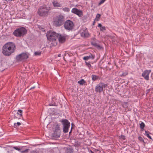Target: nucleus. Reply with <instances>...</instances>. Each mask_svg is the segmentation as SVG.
<instances>
[{"mask_svg":"<svg viewBox=\"0 0 153 153\" xmlns=\"http://www.w3.org/2000/svg\"><path fill=\"white\" fill-rule=\"evenodd\" d=\"M65 17L62 14H59L53 18V24L56 27H59L64 23Z\"/></svg>","mask_w":153,"mask_h":153,"instance_id":"3","label":"nucleus"},{"mask_svg":"<svg viewBox=\"0 0 153 153\" xmlns=\"http://www.w3.org/2000/svg\"><path fill=\"white\" fill-rule=\"evenodd\" d=\"M92 80L93 81H95L98 79H100V77L99 76H97L95 75H91Z\"/></svg>","mask_w":153,"mask_h":153,"instance_id":"18","label":"nucleus"},{"mask_svg":"<svg viewBox=\"0 0 153 153\" xmlns=\"http://www.w3.org/2000/svg\"><path fill=\"white\" fill-rule=\"evenodd\" d=\"M31 153H37V152H36L35 151H32Z\"/></svg>","mask_w":153,"mask_h":153,"instance_id":"45","label":"nucleus"},{"mask_svg":"<svg viewBox=\"0 0 153 153\" xmlns=\"http://www.w3.org/2000/svg\"><path fill=\"white\" fill-rule=\"evenodd\" d=\"M61 122L63 125V131L67 133L68 131V129L70 126V123L68 120L66 119H62Z\"/></svg>","mask_w":153,"mask_h":153,"instance_id":"8","label":"nucleus"},{"mask_svg":"<svg viewBox=\"0 0 153 153\" xmlns=\"http://www.w3.org/2000/svg\"><path fill=\"white\" fill-rule=\"evenodd\" d=\"M85 64L87 65V66L90 69H91V68L92 66L90 63V62H87L86 61L85 62Z\"/></svg>","mask_w":153,"mask_h":153,"instance_id":"24","label":"nucleus"},{"mask_svg":"<svg viewBox=\"0 0 153 153\" xmlns=\"http://www.w3.org/2000/svg\"><path fill=\"white\" fill-rule=\"evenodd\" d=\"M105 0H101L100 2L98 3V5L100 6L101 4L103 3L105 1Z\"/></svg>","mask_w":153,"mask_h":153,"instance_id":"37","label":"nucleus"},{"mask_svg":"<svg viewBox=\"0 0 153 153\" xmlns=\"http://www.w3.org/2000/svg\"><path fill=\"white\" fill-rule=\"evenodd\" d=\"M48 40L51 42V46H56L57 45L58 39L59 34L55 32L49 31H48L46 34Z\"/></svg>","mask_w":153,"mask_h":153,"instance_id":"2","label":"nucleus"},{"mask_svg":"<svg viewBox=\"0 0 153 153\" xmlns=\"http://www.w3.org/2000/svg\"><path fill=\"white\" fill-rule=\"evenodd\" d=\"M138 140L141 142L143 143H145L144 140L143 138L140 136H139L138 137Z\"/></svg>","mask_w":153,"mask_h":153,"instance_id":"33","label":"nucleus"},{"mask_svg":"<svg viewBox=\"0 0 153 153\" xmlns=\"http://www.w3.org/2000/svg\"><path fill=\"white\" fill-rule=\"evenodd\" d=\"M56 100L55 97H53L52 98L51 102L49 104V106H57L58 105L57 103H56L55 101Z\"/></svg>","mask_w":153,"mask_h":153,"instance_id":"15","label":"nucleus"},{"mask_svg":"<svg viewBox=\"0 0 153 153\" xmlns=\"http://www.w3.org/2000/svg\"><path fill=\"white\" fill-rule=\"evenodd\" d=\"M128 74V72L127 71H125L120 75V76L122 77V76H125Z\"/></svg>","mask_w":153,"mask_h":153,"instance_id":"30","label":"nucleus"},{"mask_svg":"<svg viewBox=\"0 0 153 153\" xmlns=\"http://www.w3.org/2000/svg\"><path fill=\"white\" fill-rule=\"evenodd\" d=\"M67 153H73V149L71 148L68 149Z\"/></svg>","mask_w":153,"mask_h":153,"instance_id":"29","label":"nucleus"},{"mask_svg":"<svg viewBox=\"0 0 153 153\" xmlns=\"http://www.w3.org/2000/svg\"><path fill=\"white\" fill-rule=\"evenodd\" d=\"M41 54V52L39 51H37L35 52L34 53V54L36 56L40 55Z\"/></svg>","mask_w":153,"mask_h":153,"instance_id":"34","label":"nucleus"},{"mask_svg":"<svg viewBox=\"0 0 153 153\" xmlns=\"http://www.w3.org/2000/svg\"><path fill=\"white\" fill-rule=\"evenodd\" d=\"M145 133L144 134L146 135V136L149 139H152L151 136L149 135V134L151 133L148 131H145Z\"/></svg>","mask_w":153,"mask_h":153,"instance_id":"20","label":"nucleus"},{"mask_svg":"<svg viewBox=\"0 0 153 153\" xmlns=\"http://www.w3.org/2000/svg\"><path fill=\"white\" fill-rule=\"evenodd\" d=\"M91 44L93 45L94 46V47H96L97 45L98 44L97 43L94 42H91Z\"/></svg>","mask_w":153,"mask_h":153,"instance_id":"36","label":"nucleus"},{"mask_svg":"<svg viewBox=\"0 0 153 153\" xmlns=\"http://www.w3.org/2000/svg\"><path fill=\"white\" fill-rule=\"evenodd\" d=\"M52 3L53 5V6L55 7L58 8L61 7L62 6L61 4L58 2L56 0L53 1L52 2Z\"/></svg>","mask_w":153,"mask_h":153,"instance_id":"14","label":"nucleus"},{"mask_svg":"<svg viewBox=\"0 0 153 153\" xmlns=\"http://www.w3.org/2000/svg\"><path fill=\"white\" fill-rule=\"evenodd\" d=\"M97 48L99 49H101L102 48V47L100 46L98 44L96 47Z\"/></svg>","mask_w":153,"mask_h":153,"instance_id":"39","label":"nucleus"},{"mask_svg":"<svg viewBox=\"0 0 153 153\" xmlns=\"http://www.w3.org/2000/svg\"><path fill=\"white\" fill-rule=\"evenodd\" d=\"M145 125L144 123L142 122L140 124V127L142 130H143L145 127Z\"/></svg>","mask_w":153,"mask_h":153,"instance_id":"23","label":"nucleus"},{"mask_svg":"<svg viewBox=\"0 0 153 153\" xmlns=\"http://www.w3.org/2000/svg\"><path fill=\"white\" fill-rule=\"evenodd\" d=\"M102 26V25L101 24H99L98 25V27H100V28Z\"/></svg>","mask_w":153,"mask_h":153,"instance_id":"43","label":"nucleus"},{"mask_svg":"<svg viewBox=\"0 0 153 153\" xmlns=\"http://www.w3.org/2000/svg\"><path fill=\"white\" fill-rule=\"evenodd\" d=\"M108 85V84L101 82L95 87V91L96 92L100 93L102 91H105V89H103V88L106 87Z\"/></svg>","mask_w":153,"mask_h":153,"instance_id":"7","label":"nucleus"},{"mask_svg":"<svg viewBox=\"0 0 153 153\" xmlns=\"http://www.w3.org/2000/svg\"><path fill=\"white\" fill-rule=\"evenodd\" d=\"M13 148L15 149L18 150L20 152L21 151V150L23 149L22 148H19L17 146H14L13 147Z\"/></svg>","mask_w":153,"mask_h":153,"instance_id":"31","label":"nucleus"},{"mask_svg":"<svg viewBox=\"0 0 153 153\" xmlns=\"http://www.w3.org/2000/svg\"><path fill=\"white\" fill-rule=\"evenodd\" d=\"M55 132L57 131H60V126L59 124H57L55 126Z\"/></svg>","mask_w":153,"mask_h":153,"instance_id":"19","label":"nucleus"},{"mask_svg":"<svg viewBox=\"0 0 153 153\" xmlns=\"http://www.w3.org/2000/svg\"><path fill=\"white\" fill-rule=\"evenodd\" d=\"M106 29L105 27V26H102L100 28V30L102 31H103L104 30H106Z\"/></svg>","mask_w":153,"mask_h":153,"instance_id":"35","label":"nucleus"},{"mask_svg":"<svg viewBox=\"0 0 153 153\" xmlns=\"http://www.w3.org/2000/svg\"><path fill=\"white\" fill-rule=\"evenodd\" d=\"M71 12L78 15L79 17H82L83 15L82 11L76 8H74L71 10Z\"/></svg>","mask_w":153,"mask_h":153,"instance_id":"10","label":"nucleus"},{"mask_svg":"<svg viewBox=\"0 0 153 153\" xmlns=\"http://www.w3.org/2000/svg\"><path fill=\"white\" fill-rule=\"evenodd\" d=\"M128 102H125L122 104V106L123 108H126L128 106Z\"/></svg>","mask_w":153,"mask_h":153,"instance_id":"32","label":"nucleus"},{"mask_svg":"<svg viewBox=\"0 0 153 153\" xmlns=\"http://www.w3.org/2000/svg\"><path fill=\"white\" fill-rule=\"evenodd\" d=\"M150 91H151V89H150V88L149 89H148L146 91V94H148L149 93V92Z\"/></svg>","mask_w":153,"mask_h":153,"instance_id":"41","label":"nucleus"},{"mask_svg":"<svg viewBox=\"0 0 153 153\" xmlns=\"http://www.w3.org/2000/svg\"><path fill=\"white\" fill-rule=\"evenodd\" d=\"M27 30L24 27H19L15 30L13 34L17 37H23L27 33Z\"/></svg>","mask_w":153,"mask_h":153,"instance_id":"4","label":"nucleus"},{"mask_svg":"<svg viewBox=\"0 0 153 153\" xmlns=\"http://www.w3.org/2000/svg\"><path fill=\"white\" fill-rule=\"evenodd\" d=\"M72 129H71V130L69 133V135H70L72 131Z\"/></svg>","mask_w":153,"mask_h":153,"instance_id":"46","label":"nucleus"},{"mask_svg":"<svg viewBox=\"0 0 153 153\" xmlns=\"http://www.w3.org/2000/svg\"><path fill=\"white\" fill-rule=\"evenodd\" d=\"M51 10L50 7H47L45 5L40 7L37 11V13L40 16L45 17L47 16L49 11Z\"/></svg>","mask_w":153,"mask_h":153,"instance_id":"5","label":"nucleus"},{"mask_svg":"<svg viewBox=\"0 0 153 153\" xmlns=\"http://www.w3.org/2000/svg\"><path fill=\"white\" fill-rule=\"evenodd\" d=\"M95 21H96V20H95L94 19V20L93 22V25H95Z\"/></svg>","mask_w":153,"mask_h":153,"instance_id":"44","label":"nucleus"},{"mask_svg":"<svg viewBox=\"0 0 153 153\" xmlns=\"http://www.w3.org/2000/svg\"><path fill=\"white\" fill-rule=\"evenodd\" d=\"M64 28L67 30H72L74 28V24L71 21L68 20L65 21L63 24Z\"/></svg>","mask_w":153,"mask_h":153,"instance_id":"6","label":"nucleus"},{"mask_svg":"<svg viewBox=\"0 0 153 153\" xmlns=\"http://www.w3.org/2000/svg\"><path fill=\"white\" fill-rule=\"evenodd\" d=\"M120 137L121 139H122L123 140H125L126 139L125 136L122 134L121 135Z\"/></svg>","mask_w":153,"mask_h":153,"instance_id":"38","label":"nucleus"},{"mask_svg":"<svg viewBox=\"0 0 153 153\" xmlns=\"http://www.w3.org/2000/svg\"><path fill=\"white\" fill-rule=\"evenodd\" d=\"M100 153H101V152Z\"/></svg>","mask_w":153,"mask_h":153,"instance_id":"51","label":"nucleus"},{"mask_svg":"<svg viewBox=\"0 0 153 153\" xmlns=\"http://www.w3.org/2000/svg\"><path fill=\"white\" fill-rule=\"evenodd\" d=\"M29 150V149H26L25 150H22V149L20 152L22 153H26L28 152Z\"/></svg>","mask_w":153,"mask_h":153,"instance_id":"28","label":"nucleus"},{"mask_svg":"<svg viewBox=\"0 0 153 153\" xmlns=\"http://www.w3.org/2000/svg\"><path fill=\"white\" fill-rule=\"evenodd\" d=\"M35 88V86H34V87H33L32 88H31L30 89H34Z\"/></svg>","mask_w":153,"mask_h":153,"instance_id":"47","label":"nucleus"},{"mask_svg":"<svg viewBox=\"0 0 153 153\" xmlns=\"http://www.w3.org/2000/svg\"><path fill=\"white\" fill-rule=\"evenodd\" d=\"M16 49L15 44L12 42H8L2 48V52L4 56H9L14 53Z\"/></svg>","mask_w":153,"mask_h":153,"instance_id":"1","label":"nucleus"},{"mask_svg":"<svg viewBox=\"0 0 153 153\" xmlns=\"http://www.w3.org/2000/svg\"><path fill=\"white\" fill-rule=\"evenodd\" d=\"M60 132H55V131L54 133L53 134L52 136L53 137L57 138L59 137H60Z\"/></svg>","mask_w":153,"mask_h":153,"instance_id":"17","label":"nucleus"},{"mask_svg":"<svg viewBox=\"0 0 153 153\" xmlns=\"http://www.w3.org/2000/svg\"><path fill=\"white\" fill-rule=\"evenodd\" d=\"M78 83L80 85H82L86 83V81L84 79H82L80 81H78Z\"/></svg>","mask_w":153,"mask_h":153,"instance_id":"22","label":"nucleus"},{"mask_svg":"<svg viewBox=\"0 0 153 153\" xmlns=\"http://www.w3.org/2000/svg\"><path fill=\"white\" fill-rule=\"evenodd\" d=\"M61 9L65 12L69 13L70 11V9L67 7H62Z\"/></svg>","mask_w":153,"mask_h":153,"instance_id":"21","label":"nucleus"},{"mask_svg":"<svg viewBox=\"0 0 153 153\" xmlns=\"http://www.w3.org/2000/svg\"><path fill=\"white\" fill-rule=\"evenodd\" d=\"M95 57V56L92 55L91 54L89 56H84L83 57V59L85 60L86 61L90 59H94Z\"/></svg>","mask_w":153,"mask_h":153,"instance_id":"16","label":"nucleus"},{"mask_svg":"<svg viewBox=\"0 0 153 153\" xmlns=\"http://www.w3.org/2000/svg\"><path fill=\"white\" fill-rule=\"evenodd\" d=\"M90 152H91V153H94V152H93L91 150H90Z\"/></svg>","mask_w":153,"mask_h":153,"instance_id":"49","label":"nucleus"},{"mask_svg":"<svg viewBox=\"0 0 153 153\" xmlns=\"http://www.w3.org/2000/svg\"><path fill=\"white\" fill-rule=\"evenodd\" d=\"M18 112L17 113V114H19V116L20 117H22V111L21 110L19 109L18 110Z\"/></svg>","mask_w":153,"mask_h":153,"instance_id":"27","label":"nucleus"},{"mask_svg":"<svg viewBox=\"0 0 153 153\" xmlns=\"http://www.w3.org/2000/svg\"><path fill=\"white\" fill-rule=\"evenodd\" d=\"M100 151L98 150H96L94 152V153H100Z\"/></svg>","mask_w":153,"mask_h":153,"instance_id":"42","label":"nucleus"},{"mask_svg":"<svg viewBox=\"0 0 153 153\" xmlns=\"http://www.w3.org/2000/svg\"><path fill=\"white\" fill-rule=\"evenodd\" d=\"M151 71V70H145L142 74V76L144 77V79L146 80H148L149 79V74Z\"/></svg>","mask_w":153,"mask_h":153,"instance_id":"11","label":"nucleus"},{"mask_svg":"<svg viewBox=\"0 0 153 153\" xmlns=\"http://www.w3.org/2000/svg\"><path fill=\"white\" fill-rule=\"evenodd\" d=\"M59 41V43H63L66 41V38L65 36L59 34V36L58 39V41Z\"/></svg>","mask_w":153,"mask_h":153,"instance_id":"13","label":"nucleus"},{"mask_svg":"<svg viewBox=\"0 0 153 153\" xmlns=\"http://www.w3.org/2000/svg\"><path fill=\"white\" fill-rule=\"evenodd\" d=\"M29 57V55L26 53H23L18 55L16 57L17 59L21 61L24 59H26Z\"/></svg>","mask_w":153,"mask_h":153,"instance_id":"9","label":"nucleus"},{"mask_svg":"<svg viewBox=\"0 0 153 153\" xmlns=\"http://www.w3.org/2000/svg\"><path fill=\"white\" fill-rule=\"evenodd\" d=\"M58 57H60L61 56V54H59L58 55Z\"/></svg>","mask_w":153,"mask_h":153,"instance_id":"48","label":"nucleus"},{"mask_svg":"<svg viewBox=\"0 0 153 153\" xmlns=\"http://www.w3.org/2000/svg\"><path fill=\"white\" fill-rule=\"evenodd\" d=\"M21 124L20 122H17V123H14V127L15 128H16L19 126H20Z\"/></svg>","mask_w":153,"mask_h":153,"instance_id":"26","label":"nucleus"},{"mask_svg":"<svg viewBox=\"0 0 153 153\" xmlns=\"http://www.w3.org/2000/svg\"><path fill=\"white\" fill-rule=\"evenodd\" d=\"M150 89H151V91H152L153 90V88H150Z\"/></svg>","mask_w":153,"mask_h":153,"instance_id":"50","label":"nucleus"},{"mask_svg":"<svg viewBox=\"0 0 153 153\" xmlns=\"http://www.w3.org/2000/svg\"><path fill=\"white\" fill-rule=\"evenodd\" d=\"M81 36L83 37H88L89 36V34L88 32L87 28H85L84 30L81 33Z\"/></svg>","mask_w":153,"mask_h":153,"instance_id":"12","label":"nucleus"},{"mask_svg":"<svg viewBox=\"0 0 153 153\" xmlns=\"http://www.w3.org/2000/svg\"><path fill=\"white\" fill-rule=\"evenodd\" d=\"M101 17V15L98 13L97 14L96 16V18L95 19V20L96 21H98L99 20V19Z\"/></svg>","mask_w":153,"mask_h":153,"instance_id":"25","label":"nucleus"},{"mask_svg":"<svg viewBox=\"0 0 153 153\" xmlns=\"http://www.w3.org/2000/svg\"><path fill=\"white\" fill-rule=\"evenodd\" d=\"M75 127V125L73 123H71V129H72V130Z\"/></svg>","mask_w":153,"mask_h":153,"instance_id":"40","label":"nucleus"}]
</instances>
